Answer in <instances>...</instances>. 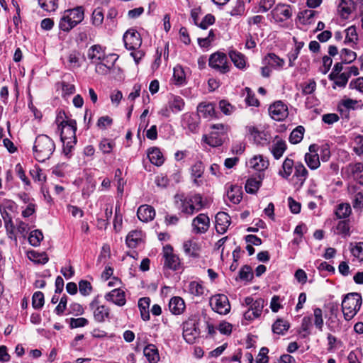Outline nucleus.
<instances>
[{"label":"nucleus","instance_id":"nucleus-1","mask_svg":"<svg viewBox=\"0 0 363 363\" xmlns=\"http://www.w3.org/2000/svg\"><path fill=\"white\" fill-rule=\"evenodd\" d=\"M174 203L177 208L184 215L192 216L205 207V203L200 194L184 195V194L174 196Z\"/></svg>","mask_w":363,"mask_h":363},{"label":"nucleus","instance_id":"nucleus-2","mask_svg":"<svg viewBox=\"0 0 363 363\" xmlns=\"http://www.w3.org/2000/svg\"><path fill=\"white\" fill-rule=\"evenodd\" d=\"M55 150L54 140L47 135H38L33 147V156L36 160L40 162L50 158Z\"/></svg>","mask_w":363,"mask_h":363},{"label":"nucleus","instance_id":"nucleus-3","mask_svg":"<svg viewBox=\"0 0 363 363\" xmlns=\"http://www.w3.org/2000/svg\"><path fill=\"white\" fill-rule=\"evenodd\" d=\"M56 122L58 123L59 128H60V138L63 143H65L66 139H77V123L75 120L67 117L64 111H60Z\"/></svg>","mask_w":363,"mask_h":363},{"label":"nucleus","instance_id":"nucleus-4","mask_svg":"<svg viewBox=\"0 0 363 363\" xmlns=\"http://www.w3.org/2000/svg\"><path fill=\"white\" fill-rule=\"evenodd\" d=\"M362 305L361 296L357 293L347 294L342 302V311L347 320H351L358 312Z\"/></svg>","mask_w":363,"mask_h":363},{"label":"nucleus","instance_id":"nucleus-5","mask_svg":"<svg viewBox=\"0 0 363 363\" xmlns=\"http://www.w3.org/2000/svg\"><path fill=\"white\" fill-rule=\"evenodd\" d=\"M199 318L196 315H191L183 323V337L189 344H194L200 337L199 328Z\"/></svg>","mask_w":363,"mask_h":363},{"label":"nucleus","instance_id":"nucleus-6","mask_svg":"<svg viewBox=\"0 0 363 363\" xmlns=\"http://www.w3.org/2000/svg\"><path fill=\"white\" fill-rule=\"evenodd\" d=\"M208 65L222 74L230 71V65L225 54L220 52L212 54L208 60Z\"/></svg>","mask_w":363,"mask_h":363},{"label":"nucleus","instance_id":"nucleus-7","mask_svg":"<svg viewBox=\"0 0 363 363\" xmlns=\"http://www.w3.org/2000/svg\"><path fill=\"white\" fill-rule=\"evenodd\" d=\"M211 308L216 313L225 315L230 311L228 297L224 294H216L210 298Z\"/></svg>","mask_w":363,"mask_h":363},{"label":"nucleus","instance_id":"nucleus-8","mask_svg":"<svg viewBox=\"0 0 363 363\" xmlns=\"http://www.w3.org/2000/svg\"><path fill=\"white\" fill-rule=\"evenodd\" d=\"M210 218L206 213H200L191 222V231L194 234L206 233L210 228Z\"/></svg>","mask_w":363,"mask_h":363},{"label":"nucleus","instance_id":"nucleus-9","mask_svg":"<svg viewBox=\"0 0 363 363\" xmlns=\"http://www.w3.org/2000/svg\"><path fill=\"white\" fill-rule=\"evenodd\" d=\"M93 311L94 320L99 323H104L110 318V308L104 305H100L99 301L95 298L89 304Z\"/></svg>","mask_w":363,"mask_h":363},{"label":"nucleus","instance_id":"nucleus-10","mask_svg":"<svg viewBox=\"0 0 363 363\" xmlns=\"http://www.w3.org/2000/svg\"><path fill=\"white\" fill-rule=\"evenodd\" d=\"M163 257L164 258V267L172 270L178 269L180 265L179 258L174 254L173 247L170 245L163 247Z\"/></svg>","mask_w":363,"mask_h":363},{"label":"nucleus","instance_id":"nucleus-11","mask_svg":"<svg viewBox=\"0 0 363 363\" xmlns=\"http://www.w3.org/2000/svg\"><path fill=\"white\" fill-rule=\"evenodd\" d=\"M123 40L125 48L129 50H135L142 44L140 35L135 30H127L123 35Z\"/></svg>","mask_w":363,"mask_h":363},{"label":"nucleus","instance_id":"nucleus-12","mask_svg":"<svg viewBox=\"0 0 363 363\" xmlns=\"http://www.w3.org/2000/svg\"><path fill=\"white\" fill-rule=\"evenodd\" d=\"M308 150L309 152L305 155V162L311 169H317L320 165V157L318 153L320 147L316 144H312L309 146Z\"/></svg>","mask_w":363,"mask_h":363},{"label":"nucleus","instance_id":"nucleus-13","mask_svg":"<svg viewBox=\"0 0 363 363\" xmlns=\"http://www.w3.org/2000/svg\"><path fill=\"white\" fill-rule=\"evenodd\" d=\"M247 130L257 145L264 146L269 144L271 136L267 132L260 130L255 126L248 127Z\"/></svg>","mask_w":363,"mask_h":363},{"label":"nucleus","instance_id":"nucleus-14","mask_svg":"<svg viewBox=\"0 0 363 363\" xmlns=\"http://www.w3.org/2000/svg\"><path fill=\"white\" fill-rule=\"evenodd\" d=\"M271 117L275 121H282L288 116V108L283 102L278 101L272 104L269 108Z\"/></svg>","mask_w":363,"mask_h":363},{"label":"nucleus","instance_id":"nucleus-15","mask_svg":"<svg viewBox=\"0 0 363 363\" xmlns=\"http://www.w3.org/2000/svg\"><path fill=\"white\" fill-rule=\"evenodd\" d=\"M271 13L275 21L283 22L291 17L292 9L289 5L279 4L275 6Z\"/></svg>","mask_w":363,"mask_h":363},{"label":"nucleus","instance_id":"nucleus-16","mask_svg":"<svg viewBox=\"0 0 363 363\" xmlns=\"http://www.w3.org/2000/svg\"><path fill=\"white\" fill-rule=\"evenodd\" d=\"M104 298L107 301L112 302L118 306H123L126 303L125 292L120 289H115L107 293Z\"/></svg>","mask_w":363,"mask_h":363},{"label":"nucleus","instance_id":"nucleus-17","mask_svg":"<svg viewBox=\"0 0 363 363\" xmlns=\"http://www.w3.org/2000/svg\"><path fill=\"white\" fill-rule=\"evenodd\" d=\"M230 224V218L228 213L221 211L216 215V229L218 233H225Z\"/></svg>","mask_w":363,"mask_h":363},{"label":"nucleus","instance_id":"nucleus-18","mask_svg":"<svg viewBox=\"0 0 363 363\" xmlns=\"http://www.w3.org/2000/svg\"><path fill=\"white\" fill-rule=\"evenodd\" d=\"M88 57L92 63L99 61H105L108 56L106 55L104 49L100 45H94L88 50Z\"/></svg>","mask_w":363,"mask_h":363},{"label":"nucleus","instance_id":"nucleus-19","mask_svg":"<svg viewBox=\"0 0 363 363\" xmlns=\"http://www.w3.org/2000/svg\"><path fill=\"white\" fill-rule=\"evenodd\" d=\"M137 216L141 221L149 222L154 219L155 211L154 208L150 206L142 205L138 209Z\"/></svg>","mask_w":363,"mask_h":363},{"label":"nucleus","instance_id":"nucleus-20","mask_svg":"<svg viewBox=\"0 0 363 363\" xmlns=\"http://www.w3.org/2000/svg\"><path fill=\"white\" fill-rule=\"evenodd\" d=\"M270 152L275 160L280 159L286 150V144L284 140L280 139L278 136L274 141L272 145L269 147Z\"/></svg>","mask_w":363,"mask_h":363},{"label":"nucleus","instance_id":"nucleus-21","mask_svg":"<svg viewBox=\"0 0 363 363\" xmlns=\"http://www.w3.org/2000/svg\"><path fill=\"white\" fill-rule=\"evenodd\" d=\"M126 245L130 248H136L143 242V232L134 230L129 232L125 239Z\"/></svg>","mask_w":363,"mask_h":363},{"label":"nucleus","instance_id":"nucleus-22","mask_svg":"<svg viewBox=\"0 0 363 363\" xmlns=\"http://www.w3.org/2000/svg\"><path fill=\"white\" fill-rule=\"evenodd\" d=\"M184 301L179 296L172 297L169 302V309L174 315H180L185 310Z\"/></svg>","mask_w":363,"mask_h":363},{"label":"nucleus","instance_id":"nucleus-23","mask_svg":"<svg viewBox=\"0 0 363 363\" xmlns=\"http://www.w3.org/2000/svg\"><path fill=\"white\" fill-rule=\"evenodd\" d=\"M346 170L350 172L354 180L359 184H363V164L357 162L356 164H350L346 167Z\"/></svg>","mask_w":363,"mask_h":363},{"label":"nucleus","instance_id":"nucleus-24","mask_svg":"<svg viewBox=\"0 0 363 363\" xmlns=\"http://www.w3.org/2000/svg\"><path fill=\"white\" fill-rule=\"evenodd\" d=\"M248 165L255 170L260 172L268 167L269 161L264 159L262 155H256L249 160Z\"/></svg>","mask_w":363,"mask_h":363},{"label":"nucleus","instance_id":"nucleus-25","mask_svg":"<svg viewBox=\"0 0 363 363\" xmlns=\"http://www.w3.org/2000/svg\"><path fill=\"white\" fill-rule=\"evenodd\" d=\"M199 116L212 118L215 116V106L212 103L202 102L197 106Z\"/></svg>","mask_w":363,"mask_h":363},{"label":"nucleus","instance_id":"nucleus-26","mask_svg":"<svg viewBox=\"0 0 363 363\" xmlns=\"http://www.w3.org/2000/svg\"><path fill=\"white\" fill-rule=\"evenodd\" d=\"M183 248L185 254L189 257L196 258L199 256L201 247L199 245L191 240L184 242Z\"/></svg>","mask_w":363,"mask_h":363},{"label":"nucleus","instance_id":"nucleus-27","mask_svg":"<svg viewBox=\"0 0 363 363\" xmlns=\"http://www.w3.org/2000/svg\"><path fill=\"white\" fill-rule=\"evenodd\" d=\"M225 135L218 132L212 131L208 136H204V141L211 147H218L223 145Z\"/></svg>","mask_w":363,"mask_h":363},{"label":"nucleus","instance_id":"nucleus-28","mask_svg":"<svg viewBox=\"0 0 363 363\" xmlns=\"http://www.w3.org/2000/svg\"><path fill=\"white\" fill-rule=\"evenodd\" d=\"M338 9L342 18L347 19L354 9V3L352 0H341Z\"/></svg>","mask_w":363,"mask_h":363},{"label":"nucleus","instance_id":"nucleus-29","mask_svg":"<svg viewBox=\"0 0 363 363\" xmlns=\"http://www.w3.org/2000/svg\"><path fill=\"white\" fill-rule=\"evenodd\" d=\"M295 164L293 160L286 157L281 166V169L279 171V175L284 179H288L293 172Z\"/></svg>","mask_w":363,"mask_h":363},{"label":"nucleus","instance_id":"nucleus-30","mask_svg":"<svg viewBox=\"0 0 363 363\" xmlns=\"http://www.w3.org/2000/svg\"><path fill=\"white\" fill-rule=\"evenodd\" d=\"M242 191L238 185H231L227 191L228 199L233 203H239L242 199Z\"/></svg>","mask_w":363,"mask_h":363},{"label":"nucleus","instance_id":"nucleus-31","mask_svg":"<svg viewBox=\"0 0 363 363\" xmlns=\"http://www.w3.org/2000/svg\"><path fill=\"white\" fill-rule=\"evenodd\" d=\"M65 11L77 25L79 24L84 18V9L82 6H77L72 9H67Z\"/></svg>","mask_w":363,"mask_h":363},{"label":"nucleus","instance_id":"nucleus-32","mask_svg":"<svg viewBox=\"0 0 363 363\" xmlns=\"http://www.w3.org/2000/svg\"><path fill=\"white\" fill-rule=\"evenodd\" d=\"M77 26V23L64 11L59 22V28L64 32H69Z\"/></svg>","mask_w":363,"mask_h":363},{"label":"nucleus","instance_id":"nucleus-33","mask_svg":"<svg viewBox=\"0 0 363 363\" xmlns=\"http://www.w3.org/2000/svg\"><path fill=\"white\" fill-rule=\"evenodd\" d=\"M150 298L149 297H143L140 298L138 301V307L140 311L141 318L145 321L150 319Z\"/></svg>","mask_w":363,"mask_h":363},{"label":"nucleus","instance_id":"nucleus-34","mask_svg":"<svg viewBox=\"0 0 363 363\" xmlns=\"http://www.w3.org/2000/svg\"><path fill=\"white\" fill-rule=\"evenodd\" d=\"M147 155L150 161L156 166H161L164 163L163 155L157 147H152L149 150Z\"/></svg>","mask_w":363,"mask_h":363},{"label":"nucleus","instance_id":"nucleus-35","mask_svg":"<svg viewBox=\"0 0 363 363\" xmlns=\"http://www.w3.org/2000/svg\"><path fill=\"white\" fill-rule=\"evenodd\" d=\"M143 352L150 363H157L160 359L158 350L154 345H147L144 348Z\"/></svg>","mask_w":363,"mask_h":363},{"label":"nucleus","instance_id":"nucleus-36","mask_svg":"<svg viewBox=\"0 0 363 363\" xmlns=\"http://www.w3.org/2000/svg\"><path fill=\"white\" fill-rule=\"evenodd\" d=\"M229 56L234 65L240 69H243L246 66L245 57L242 53L232 50Z\"/></svg>","mask_w":363,"mask_h":363},{"label":"nucleus","instance_id":"nucleus-37","mask_svg":"<svg viewBox=\"0 0 363 363\" xmlns=\"http://www.w3.org/2000/svg\"><path fill=\"white\" fill-rule=\"evenodd\" d=\"M172 80L174 84L177 86H181L186 84V74L182 66L177 65L174 68Z\"/></svg>","mask_w":363,"mask_h":363},{"label":"nucleus","instance_id":"nucleus-38","mask_svg":"<svg viewBox=\"0 0 363 363\" xmlns=\"http://www.w3.org/2000/svg\"><path fill=\"white\" fill-rule=\"evenodd\" d=\"M352 213V208L349 203H340L335 211V214L337 219H345L350 216Z\"/></svg>","mask_w":363,"mask_h":363},{"label":"nucleus","instance_id":"nucleus-39","mask_svg":"<svg viewBox=\"0 0 363 363\" xmlns=\"http://www.w3.org/2000/svg\"><path fill=\"white\" fill-rule=\"evenodd\" d=\"M183 125L190 131L195 132L198 128V118L193 114L186 113L183 118Z\"/></svg>","mask_w":363,"mask_h":363},{"label":"nucleus","instance_id":"nucleus-40","mask_svg":"<svg viewBox=\"0 0 363 363\" xmlns=\"http://www.w3.org/2000/svg\"><path fill=\"white\" fill-rule=\"evenodd\" d=\"M204 172V165L201 161L196 162L191 168V175L194 178V182L197 186L200 185L198 181L199 178H201Z\"/></svg>","mask_w":363,"mask_h":363},{"label":"nucleus","instance_id":"nucleus-41","mask_svg":"<svg viewBox=\"0 0 363 363\" xmlns=\"http://www.w3.org/2000/svg\"><path fill=\"white\" fill-rule=\"evenodd\" d=\"M184 99L179 96H172L169 101V109L174 113L182 111L184 107Z\"/></svg>","mask_w":363,"mask_h":363},{"label":"nucleus","instance_id":"nucleus-42","mask_svg":"<svg viewBox=\"0 0 363 363\" xmlns=\"http://www.w3.org/2000/svg\"><path fill=\"white\" fill-rule=\"evenodd\" d=\"M293 40L295 43V49L291 51L288 55L289 60V65L290 67H293L294 65V62L297 59L300 53V50L304 45L303 42H298L296 38L295 37L293 38Z\"/></svg>","mask_w":363,"mask_h":363},{"label":"nucleus","instance_id":"nucleus-43","mask_svg":"<svg viewBox=\"0 0 363 363\" xmlns=\"http://www.w3.org/2000/svg\"><path fill=\"white\" fill-rule=\"evenodd\" d=\"M305 128L302 125L296 127L289 135V142L292 144L299 143L303 138Z\"/></svg>","mask_w":363,"mask_h":363},{"label":"nucleus","instance_id":"nucleus-44","mask_svg":"<svg viewBox=\"0 0 363 363\" xmlns=\"http://www.w3.org/2000/svg\"><path fill=\"white\" fill-rule=\"evenodd\" d=\"M28 257L30 260L37 264H44L47 263L49 259L46 253H39L34 250L28 252Z\"/></svg>","mask_w":363,"mask_h":363},{"label":"nucleus","instance_id":"nucleus-45","mask_svg":"<svg viewBox=\"0 0 363 363\" xmlns=\"http://www.w3.org/2000/svg\"><path fill=\"white\" fill-rule=\"evenodd\" d=\"M290 327L289 323L283 319H277L272 325V330L278 335H284Z\"/></svg>","mask_w":363,"mask_h":363},{"label":"nucleus","instance_id":"nucleus-46","mask_svg":"<svg viewBox=\"0 0 363 363\" xmlns=\"http://www.w3.org/2000/svg\"><path fill=\"white\" fill-rule=\"evenodd\" d=\"M187 290L189 294L194 296H201L204 293V287L203 285L196 281H192L189 283Z\"/></svg>","mask_w":363,"mask_h":363},{"label":"nucleus","instance_id":"nucleus-47","mask_svg":"<svg viewBox=\"0 0 363 363\" xmlns=\"http://www.w3.org/2000/svg\"><path fill=\"white\" fill-rule=\"evenodd\" d=\"M294 169V176L297 177L301 184H303L308 177V170L301 162L296 163Z\"/></svg>","mask_w":363,"mask_h":363},{"label":"nucleus","instance_id":"nucleus-48","mask_svg":"<svg viewBox=\"0 0 363 363\" xmlns=\"http://www.w3.org/2000/svg\"><path fill=\"white\" fill-rule=\"evenodd\" d=\"M349 220H340L335 228L336 233L342 235L343 237L350 235Z\"/></svg>","mask_w":363,"mask_h":363},{"label":"nucleus","instance_id":"nucleus-49","mask_svg":"<svg viewBox=\"0 0 363 363\" xmlns=\"http://www.w3.org/2000/svg\"><path fill=\"white\" fill-rule=\"evenodd\" d=\"M264 61L266 63L274 67L281 68L283 67L284 64V60L283 59L279 58L274 53L268 54L265 58Z\"/></svg>","mask_w":363,"mask_h":363},{"label":"nucleus","instance_id":"nucleus-50","mask_svg":"<svg viewBox=\"0 0 363 363\" xmlns=\"http://www.w3.org/2000/svg\"><path fill=\"white\" fill-rule=\"evenodd\" d=\"M104 19V15L101 8L95 9L91 14V24L95 27H99L102 25Z\"/></svg>","mask_w":363,"mask_h":363},{"label":"nucleus","instance_id":"nucleus-51","mask_svg":"<svg viewBox=\"0 0 363 363\" xmlns=\"http://www.w3.org/2000/svg\"><path fill=\"white\" fill-rule=\"evenodd\" d=\"M43 239V235L40 230H35L31 231L28 237V241L30 244L34 247L39 246Z\"/></svg>","mask_w":363,"mask_h":363},{"label":"nucleus","instance_id":"nucleus-52","mask_svg":"<svg viewBox=\"0 0 363 363\" xmlns=\"http://www.w3.org/2000/svg\"><path fill=\"white\" fill-rule=\"evenodd\" d=\"M340 57L342 62L350 64L356 60L357 54L349 49L343 48L340 51Z\"/></svg>","mask_w":363,"mask_h":363},{"label":"nucleus","instance_id":"nucleus-53","mask_svg":"<svg viewBox=\"0 0 363 363\" xmlns=\"http://www.w3.org/2000/svg\"><path fill=\"white\" fill-rule=\"evenodd\" d=\"M311 326V318L310 316H305L302 319L300 334L302 337L306 338L311 334L310 328Z\"/></svg>","mask_w":363,"mask_h":363},{"label":"nucleus","instance_id":"nucleus-54","mask_svg":"<svg viewBox=\"0 0 363 363\" xmlns=\"http://www.w3.org/2000/svg\"><path fill=\"white\" fill-rule=\"evenodd\" d=\"M315 13L316 11L313 10L306 9L298 13V18L302 20L303 24H311Z\"/></svg>","mask_w":363,"mask_h":363},{"label":"nucleus","instance_id":"nucleus-55","mask_svg":"<svg viewBox=\"0 0 363 363\" xmlns=\"http://www.w3.org/2000/svg\"><path fill=\"white\" fill-rule=\"evenodd\" d=\"M95 71L96 73L102 75H105L108 74L113 66L114 62L111 64L103 62V61H99L97 62H94Z\"/></svg>","mask_w":363,"mask_h":363},{"label":"nucleus","instance_id":"nucleus-56","mask_svg":"<svg viewBox=\"0 0 363 363\" xmlns=\"http://www.w3.org/2000/svg\"><path fill=\"white\" fill-rule=\"evenodd\" d=\"M314 325L320 330H323L324 320L323 318V311L320 308L313 309Z\"/></svg>","mask_w":363,"mask_h":363},{"label":"nucleus","instance_id":"nucleus-57","mask_svg":"<svg viewBox=\"0 0 363 363\" xmlns=\"http://www.w3.org/2000/svg\"><path fill=\"white\" fill-rule=\"evenodd\" d=\"M32 305L35 309H40L44 305V295L41 291H36L32 298Z\"/></svg>","mask_w":363,"mask_h":363},{"label":"nucleus","instance_id":"nucleus-58","mask_svg":"<svg viewBox=\"0 0 363 363\" xmlns=\"http://www.w3.org/2000/svg\"><path fill=\"white\" fill-rule=\"evenodd\" d=\"M38 4L43 10L48 12L54 11L57 8L56 0H38Z\"/></svg>","mask_w":363,"mask_h":363},{"label":"nucleus","instance_id":"nucleus-59","mask_svg":"<svg viewBox=\"0 0 363 363\" xmlns=\"http://www.w3.org/2000/svg\"><path fill=\"white\" fill-rule=\"evenodd\" d=\"M260 186V182L256 179H248L245 184V190L247 193L255 194Z\"/></svg>","mask_w":363,"mask_h":363},{"label":"nucleus","instance_id":"nucleus-60","mask_svg":"<svg viewBox=\"0 0 363 363\" xmlns=\"http://www.w3.org/2000/svg\"><path fill=\"white\" fill-rule=\"evenodd\" d=\"M301 88L303 94H311L316 89V82L313 79H309L307 82L301 84Z\"/></svg>","mask_w":363,"mask_h":363},{"label":"nucleus","instance_id":"nucleus-61","mask_svg":"<svg viewBox=\"0 0 363 363\" xmlns=\"http://www.w3.org/2000/svg\"><path fill=\"white\" fill-rule=\"evenodd\" d=\"M30 174L35 182H43L46 180V177L43 170L39 167H35L30 170Z\"/></svg>","mask_w":363,"mask_h":363},{"label":"nucleus","instance_id":"nucleus-62","mask_svg":"<svg viewBox=\"0 0 363 363\" xmlns=\"http://www.w3.org/2000/svg\"><path fill=\"white\" fill-rule=\"evenodd\" d=\"M346 37L345 43H356L358 40V36L354 26H350L345 30Z\"/></svg>","mask_w":363,"mask_h":363},{"label":"nucleus","instance_id":"nucleus-63","mask_svg":"<svg viewBox=\"0 0 363 363\" xmlns=\"http://www.w3.org/2000/svg\"><path fill=\"white\" fill-rule=\"evenodd\" d=\"M245 13V4L242 1L238 0L230 11V16H242Z\"/></svg>","mask_w":363,"mask_h":363},{"label":"nucleus","instance_id":"nucleus-64","mask_svg":"<svg viewBox=\"0 0 363 363\" xmlns=\"http://www.w3.org/2000/svg\"><path fill=\"white\" fill-rule=\"evenodd\" d=\"M354 146L353 151L357 155H363V135H358L354 139Z\"/></svg>","mask_w":363,"mask_h":363}]
</instances>
